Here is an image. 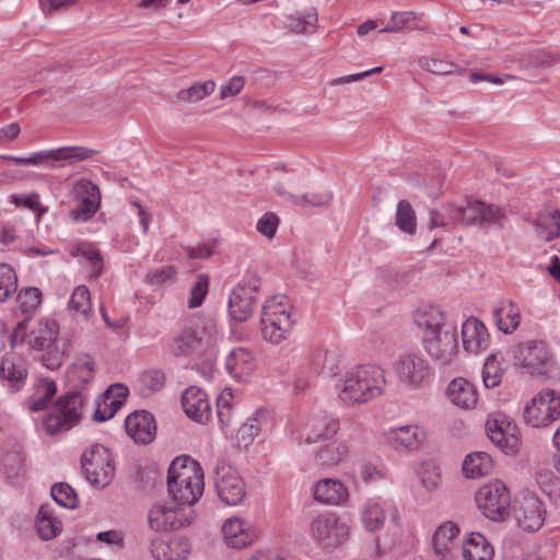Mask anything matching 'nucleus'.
<instances>
[{
  "mask_svg": "<svg viewBox=\"0 0 560 560\" xmlns=\"http://www.w3.org/2000/svg\"><path fill=\"white\" fill-rule=\"evenodd\" d=\"M127 434L138 444H149L156 435L155 419L147 410H137L125 420Z\"/></svg>",
  "mask_w": 560,
  "mask_h": 560,
  "instance_id": "22",
  "label": "nucleus"
},
{
  "mask_svg": "<svg viewBox=\"0 0 560 560\" xmlns=\"http://www.w3.org/2000/svg\"><path fill=\"white\" fill-rule=\"evenodd\" d=\"M260 287V278L252 273L244 277L232 290L228 306L230 316L234 320L242 323L252 316L256 304V293Z\"/></svg>",
  "mask_w": 560,
  "mask_h": 560,
  "instance_id": "13",
  "label": "nucleus"
},
{
  "mask_svg": "<svg viewBox=\"0 0 560 560\" xmlns=\"http://www.w3.org/2000/svg\"><path fill=\"white\" fill-rule=\"evenodd\" d=\"M50 494L56 503L62 508L75 509L79 504V499L74 489L66 482L54 485L51 487Z\"/></svg>",
  "mask_w": 560,
  "mask_h": 560,
  "instance_id": "47",
  "label": "nucleus"
},
{
  "mask_svg": "<svg viewBox=\"0 0 560 560\" xmlns=\"http://www.w3.org/2000/svg\"><path fill=\"white\" fill-rule=\"evenodd\" d=\"M57 393V385L52 380L42 378L34 386V393L28 397L26 404L32 412L45 410L50 399Z\"/></svg>",
  "mask_w": 560,
  "mask_h": 560,
  "instance_id": "37",
  "label": "nucleus"
},
{
  "mask_svg": "<svg viewBox=\"0 0 560 560\" xmlns=\"http://www.w3.org/2000/svg\"><path fill=\"white\" fill-rule=\"evenodd\" d=\"M122 406V400L105 398L104 394L96 400V409L92 416L96 422H104L115 416Z\"/></svg>",
  "mask_w": 560,
  "mask_h": 560,
  "instance_id": "49",
  "label": "nucleus"
},
{
  "mask_svg": "<svg viewBox=\"0 0 560 560\" xmlns=\"http://www.w3.org/2000/svg\"><path fill=\"white\" fill-rule=\"evenodd\" d=\"M417 14L411 11L394 12L386 26L381 30V33H397L407 26L411 21L417 20Z\"/></svg>",
  "mask_w": 560,
  "mask_h": 560,
  "instance_id": "55",
  "label": "nucleus"
},
{
  "mask_svg": "<svg viewBox=\"0 0 560 560\" xmlns=\"http://www.w3.org/2000/svg\"><path fill=\"white\" fill-rule=\"evenodd\" d=\"M310 533L319 547L332 549L347 540L350 528L336 514L325 513L313 520Z\"/></svg>",
  "mask_w": 560,
  "mask_h": 560,
  "instance_id": "14",
  "label": "nucleus"
},
{
  "mask_svg": "<svg viewBox=\"0 0 560 560\" xmlns=\"http://www.w3.org/2000/svg\"><path fill=\"white\" fill-rule=\"evenodd\" d=\"M69 310L81 314L84 318L89 317L92 311V304L90 291L85 285H79L74 289L69 301Z\"/></svg>",
  "mask_w": 560,
  "mask_h": 560,
  "instance_id": "46",
  "label": "nucleus"
},
{
  "mask_svg": "<svg viewBox=\"0 0 560 560\" xmlns=\"http://www.w3.org/2000/svg\"><path fill=\"white\" fill-rule=\"evenodd\" d=\"M140 382L150 393H155L164 386L165 375L160 370L147 371L141 374Z\"/></svg>",
  "mask_w": 560,
  "mask_h": 560,
  "instance_id": "58",
  "label": "nucleus"
},
{
  "mask_svg": "<svg viewBox=\"0 0 560 560\" xmlns=\"http://www.w3.org/2000/svg\"><path fill=\"white\" fill-rule=\"evenodd\" d=\"M203 471L198 462L176 457L170 465L167 490L178 505L191 506L203 493Z\"/></svg>",
  "mask_w": 560,
  "mask_h": 560,
  "instance_id": "2",
  "label": "nucleus"
},
{
  "mask_svg": "<svg viewBox=\"0 0 560 560\" xmlns=\"http://www.w3.org/2000/svg\"><path fill=\"white\" fill-rule=\"evenodd\" d=\"M95 153V150L85 147H62L54 150L35 152L28 158L10 155L4 159L12 161L18 166L47 165L49 167H56L57 162L60 163L59 166L70 165L75 162L85 161Z\"/></svg>",
  "mask_w": 560,
  "mask_h": 560,
  "instance_id": "10",
  "label": "nucleus"
},
{
  "mask_svg": "<svg viewBox=\"0 0 560 560\" xmlns=\"http://www.w3.org/2000/svg\"><path fill=\"white\" fill-rule=\"evenodd\" d=\"M278 225V215L273 212H267L257 221L256 228L260 234H262L267 238H272L276 234Z\"/></svg>",
  "mask_w": 560,
  "mask_h": 560,
  "instance_id": "59",
  "label": "nucleus"
},
{
  "mask_svg": "<svg viewBox=\"0 0 560 560\" xmlns=\"http://www.w3.org/2000/svg\"><path fill=\"white\" fill-rule=\"evenodd\" d=\"M415 324L423 329V345L429 355L445 365L457 352L456 328L445 320L438 307H428L415 314Z\"/></svg>",
  "mask_w": 560,
  "mask_h": 560,
  "instance_id": "1",
  "label": "nucleus"
},
{
  "mask_svg": "<svg viewBox=\"0 0 560 560\" xmlns=\"http://www.w3.org/2000/svg\"><path fill=\"white\" fill-rule=\"evenodd\" d=\"M546 509L542 502L534 494H525L515 510V520L518 527L526 532H537L544 525Z\"/></svg>",
  "mask_w": 560,
  "mask_h": 560,
  "instance_id": "21",
  "label": "nucleus"
},
{
  "mask_svg": "<svg viewBox=\"0 0 560 560\" xmlns=\"http://www.w3.org/2000/svg\"><path fill=\"white\" fill-rule=\"evenodd\" d=\"M85 479L97 489L107 487L115 476V465L108 448L95 444L81 456Z\"/></svg>",
  "mask_w": 560,
  "mask_h": 560,
  "instance_id": "8",
  "label": "nucleus"
},
{
  "mask_svg": "<svg viewBox=\"0 0 560 560\" xmlns=\"http://www.w3.org/2000/svg\"><path fill=\"white\" fill-rule=\"evenodd\" d=\"M18 290V276L8 264H0V302H4Z\"/></svg>",
  "mask_w": 560,
  "mask_h": 560,
  "instance_id": "48",
  "label": "nucleus"
},
{
  "mask_svg": "<svg viewBox=\"0 0 560 560\" xmlns=\"http://www.w3.org/2000/svg\"><path fill=\"white\" fill-rule=\"evenodd\" d=\"M492 468V458L485 452H476L467 455L462 467L464 475L472 479L489 475Z\"/></svg>",
  "mask_w": 560,
  "mask_h": 560,
  "instance_id": "38",
  "label": "nucleus"
},
{
  "mask_svg": "<svg viewBox=\"0 0 560 560\" xmlns=\"http://www.w3.org/2000/svg\"><path fill=\"white\" fill-rule=\"evenodd\" d=\"M453 207V203H447L442 207V210H430V219L428 228L434 230L438 228L450 230L452 226L457 225L454 220L448 217V210Z\"/></svg>",
  "mask_w": 560,
  "mask_h": 560,
  "instance_id": "53",
  "label": "nucleus"
},
{
  "mask_svg": "<svg viewBox=\"0 0 560 560\" xmlns=\"http://www.w3.org/2000/svg\"><path fill=\"white\" fill-rule=\"evenodd\" d=\"M215 89V83L212 80L205 82H196L188 89L180 90L176 94L178 102L194 103L198 102L206 96L210 95Z\"/></svg>",
  "mask_w": 560,
  "mask_h": 560,
  "instance_id": "43",
  "label": "nucleus"
},
{
  "mask_svg": "<svg viewBox=\"0 0 560 560\" xmlns=\"http://www.w3.org/2000/svg\"><path fill=\"white\" fill-rule=\"evenodd\" d=\"M419 65L427 71L440 75L452 73L453 69L456 67L453 62L425 57L419 60Z\"/></svg>",
  "mask_w": 560,
  "mask_h": 560,
  "instance_id": "57",
  "label": "nucleus"
},
{
  "mask_svg": "<svg viewBox=\"0 0 560 560\" xmlns=\"http://www.w3.org/2000/svg\"><path fill=\"white\" fill-rule=\"evenodd\" d=\"M148 522L151 529L166 533L190 524L188 516L178 508L166 506L164 503L154 504L149 511Z\"/></svg>",
  "mask_w": 560,
  "mask_h": 560,
  "instance_id": "20",
  "label": "nucleus"
},
{
  "mask_svg": "<svg viewBox=\"0 0 560 560\" xmlns=\"http://www.w3.org/2000/svg\"><path fill=\"white\" fill-rule=\"evenodd\" d=\"M59 327L55 320L43 319L32 329L27 343L30 348L45 351L42 357L43 364L49 370L60 368L65 357L72 348V340L68 336L58 337Z\"/></svg>",
  "mask_w": 560,
  "mask_h": 560,
  "instance_id": "4",
  "label": "nucleus"
},
{
  "mask_svg": "<svg viewBox=\"0 0 560 560\" xmlns=\"http://www.w3.org/2000/svg\"><path fill=\"white\" fill-rule=\"evenodd\" d=\"M74 256L81 255L85 258L91 268L93 269L94 276L98 277L103 269V258L101 256L100 250L93 246L92 244L84 243L77 247L74 252H72Z\"/></svg>",
  "mask_w": 560,
  "mask_h": 560,
  "instance_id": "50",
  "label": "nucleus"
},
{
  "mask_svg": "<svg viewBox=\"0 0 560 560\" xmlns=\"http://www.w3.org/2000/svg\"><path fill=\"white\" fill-rule=\"evenodd\" d=\"M260 431V425L258 422L257 417L250 418L247 422H245L241 428L237 430V443L238 445H243L244 447H247L255 439V436L258 435Z\"/></svg>",
  "mask_w": 560,
  "mask_h": 560,
  "instance_id": "54",
  "label": "nucleus"
},
{
  "mask_svg": "<svg viewBox=\"0 0 560 560\" xmlns=\"http://www.w3.org/2000/svg\"><path fill=\"white\" fill-rule=\"evenodd\" d=\"M493 319L499 330L504 334H511L520 325V310L510 301L503 306L493 310Z\"/></svg>",
  "mask_w": 560,
  "mask_h": 560,
  "instance_id": "39",
  "label": "nucleus"
},
{
  "mask_svg": "<svg viewBox=\"0 0 560 560\" xmlns=\"http://www.w3.org/2000/svg\"><path fill=\"white\" fill-rule=\"evenodd\" d=\"M487 435L504 454H515L520 448L516 425L505 415L497 413L486 422Z\"/></svg>",
  "mask_w": 560,
  "mask_h": 560,
  "instance_id": "16",
  "label": "nucleus"
},
{
  "mask_svg": "<svg viewBox=\"0 0 560 560\" xmlns=\"http://www.w3.org/2000/svg\"><path fill=\"white\" fill-rule=\"evenodd\" d=\"M447 394L452 402L460 408L469 409L477 404L475 386L465 378H455L447 387Z\"/></svg>",
  "mask_w": 560,
  "mask_h": 560,
  "instance_id": "31",
  "label": "nucleus"
},
{
  "mask_svg": "<svg viewBox=\"0 0 560 560\" xmlns=\"http://www.w3.org/2000/svg\"><path fill=\"white\" fill-rule=\"evenodd\" d=\"M418 427L405 425L392 429L386 433L387 442L397 451H415L421 443Z\"/></svg>",
  "mask_w": 560,
  "mask_h": 560,
  "instance_id": "29",
  "label": "nucleus"
},
{
  "mask_svg": "<svg viewBox=\"0 0 560 560\" xmlns=\"http://www.w3.org/2000/svg\"><path fill=\"white\" fill-rule=\"evenodd\" d=\"M182 405L185 413L196 422L206 423L210 419V402L201 388L188 387L182 395Z\"/></svg>",
  "mask_w": 560,
  "mask_h": 560,
  "instance_id": "23",
  "label": "nucleus"
},
{
  "mask_svg": "<svg viewBox=\"0 0 560 560\" xmlns=\"http://www.w3.org/2000/svg\"><path fill=\"white\" fill-rule=\"evenodd\" d=\"M285 299L283 294H276L266 300L261 308L262 337L271 343H280L284 340L294 324L284 305Z\"/></svg>",
  "mask_w": 560,
  "mask_h": 560,
  "instance_id": "7",
  "label": "nucleus"
},
{
  "mask_svg": "<svg viewBox=\"0 0 560 560\" xmlns=\"http://www.w3.org/2000/svg\"><path fill=\"white\" fill-rule=\"evenodd\" d=\"M245 80L241 75H236L231 78L226 83H224L220 89V97L226 98L229 96L237 95L242 89L244 88Z\"/></svg>",
  "mask_w": 560,
  "mask_h": 560,
  "instance_id": "60",
  "label": "nucleus"
},
{
  "mask_svg": "<svg viewBox=\"0 0 560 560\" xmlns=\"http://www.w3.org/2000/svg\"><path fill=\"white\" fill-rule=\"evenodd\" d=\"M83 404L84 398L80 392H69L58 397L43 420L46 433L55 436L79 424Z\"/></svg>",
  "mask_w": 560,
  "mask_h": 560,
  "instance_id": "5",
  "label": "nucleus"
},
{
  "mask_svg": "<svg viewBox=\"0 0 560 560\" xmlns=\"http://www.w3.org/2000/svg\"><path fill=\"white\" fill-rule=\"evenodd\" d=\"M273 190L277 195L284 197L285 200L299 207H323L326 206L332 197L329 191L306 192L302 196H296L288 192L283 183H277L273 186Z\"/></svg>",
  "mask_w": 560,
  "mask_h": 560,
  "instance_id": "33",
  "label": "nucleus"
},
{
  "mask_svg": "<svg viewBox=\"0 0 560 560\" xmlns=\"http://www.w3.org/2000/svg\"><path fill=\"white\" fill-rule=\"evenodd\" d=\"M476 503L481 513L489 520L502 522L510 515L511 494L501 480H492L479 488Z\"/></svg>",
  "mask_w": 560,
  "mask_h": 560,
  "instance_id": "9",
  "label": "nucleus"
},
{
  "mask_svg": "<svg viewBox=\"0 0 560 560\" xmlns=\"http://www.w3.org/2000/svg\"><path fill=\"white\" fill-rule=\"evenodd\" d=\"M458 534L459 528L452 521L444 522L436 528L433 535V548L443 560L452 558V545Z\"/></svg>",
  "mask_w": 560,
  "mask_h": 560,
  "instance_id": "30",
  "label": "nucleus"
},
{
  "mask_svg": "<svg viewBox=\"0 0 560 560\" xmlns=\"http://www.w3.org/2000/svg\"><path fill=\"white\" fill-rule=\"evenodd\" d=\"M222 533L228 547L242 549L249 546L256 535L250 532L248 524L238 517H231L223 523Z\"/></svg>",
  "mask_w": 560,
  "mask_h": 560,
  "instance_id": "24",
  "label": "nucleus"
},
{
  "mask_svg": "<svg viewBox=\"0 0 560 560\" xmlns=\"http://www.w3.org/2000/svg\"><path fill=\"white\" fill-rule=\"evenodd\" d=\"M218 331L213 322H207L201 330L194 328L184 329L173 339L171 352L175 357H188L192 354H213L218 346Z\"/></svg>",
  "mask_w": 560,
  "mask_h": 560,
  "instance_id": "6",
  "label": "nucleus"
},
{
  "mask_svg": "<svg viewBox=\"0 0 560 560\" xmlns=\"http://www.w3.org/2000/svg\"><path fill=\"white\" fill-rule=\"evenodd\" d=\"M502 370L494 357L488 358L482 369V381L487 388H493L501 383Z\"/></svg>",
  "mask_w": 560,
  "mask_h": 560,
  "instance_id": "52",
  "label": "nucleus"
},
{
  "mask_svg": "<svg viewBox=\"0 0 560 560\" xmlns=\"http://www.w3.org/2000/svg\"><path fill=\"white\" fill-rule=\"evenodd\" d=\"M253 366V354L245 348L233 349L225 359V370L234 378L241 380Z\"/></svg>",
  "mask_w": 560,
  "mask_h": 560,
  "instance_id": "35",
  "label": "nucleus"
},
{
  "mask_svg": "<svg viewBox=\"0 0 560 560\" xmlns=\"http://www.w3.org/2000/svg\"><path fill=\"white\" fill-rule=\"evenodd\" d=\"M382 70H383V67H376V68L366 70V71H363V72H360V73L340 77V78L335 79L331 82V84L338 85V84H346V83L357 82V81H359L361 79H364V78H366V77H369L371 74L380 73V72H382Z\"/></svg>",
  "mask_w": 560,
  "mask_h": 560,
  "instance_id": "62",
  "label": "nucleus"
},
{
  "mask_svg": "<svg viewBox=\"0 0 560 560\" xmlns=\"http://www.w3.org/2000/svg\"><path fill=\"white\" fill-rule=\"evenodd\" d=\"M42 301V292L34 287L26 288L19 292L16 302L23 313L34 311Z\"/></svg>",
  "mask_w": 560,
  "mask_h": 560,
  "instance_id": "51",
  "label": "nucleus"
},
{
  "mask_svg": "<svg viewBox=\"0 0 560 560\" xmlns=\"http://www.w3.org/2000/svg\"><path fill=\"white\" fill-rule=\"evenodd\" d=\"M539 238L549 242L560 235V211L544 210L537 213L533 222Z\"/></svg>",
  "mask_w": 560,
  "mask_h": 560,
  "instance_id": "32",
  "label": "nucleus"
},
{
  "mask_svg": "<svg viewBox=\"0 0 560 560\" xmlns=\"http://www.w3.org/2000/svg\"><path fill=\"white\" fill-rule=\"evenodd\" d=\"M174 273V267L167 266L160 269H156L147 275V280L151 284H161L168 280Z\"/></svg>",
  "mask_w": 560,
  "mask_h": 560,
  "instance_id": "61",
  "label": "nucleus"
},
{
  "mask_svg": "<svg viewBox=\"0 0 560 560\" xmlns=\"http://www.w3.org/2000/svg\"><path fill=\"white\" fill-rule=\"evenodd\" d=\"M317 19L318 14L316 10L311 9L302 15L290 16L288 27L290 28L291 32L296 34H310L314 32Z\"/></svg>",
  "mask_w": 560,
  "mask_h": 560,
  "instance_id": "45",
  "label": "nucleus"
},
{
  "mask_svg": "<svg viewBox=\"0 0 560 560\" xmlns=\"http://www.w3.org/2000/svg\"><path fill=\"white\" fill-rule=\"evenodd\" d=\"M214 483L220 500L228 505H236L245 497L244 480L231 467H217Z\"/></svg>",
  "mask_w": 560,
  "mask_h": 560,
  "instance_id": "19",
  "label": "nucleus"
},
{
  "mask_svg": "<svg viewBox=\"0 0 560 560\" xmlns=\"http://www.w3.org/2000/svg\"><path fill=\"white\" fill-rule=\"evenodd\" d=\"M514 359L532 374H545L546 366L551 361V353L544 341L532 340L516 347Z\"/></svg>",
  "mask_w": 560,
  "mask_h": 560,
  "instance_id": "18",
  "label": "nucleus"
},
{
  "mask_svg": "<svg viewBox=\"0 0 560 560\" xmlns=\"http://www.w3.org/2000/svg\"><path fill=\"white\" fill-rule=\"evenodd\" d=\"M78 377L84 384L89 383L94 377V363L91 359L75 365Z\"/></svg>",
  "mask_w": 560,
  "mask_h": 560,
  "instance_id": "63",
  "label": "nucleus"
},
{
  "mask_svg": "<svg viewBox=\"0 0 560 560\" xmlns=\"http://www.w3.org/2000/svg\"><path fill=\"white\" fill-rule=\"evenodd\" d=\"M190 545L185 538H175L170 541L153 539L150 551L156 560H185L189 553Z\"/></svg>",
  "mask_w": 560,
  "mask_h": 560,
  "instance_id": "25",
  "label": "nucleus"
},
{
  "mask_svg": "<svg viewBox=\"0 0 560 560\" xmlns=\"http://www.w3.org/2000/svg\"><path fill=\"white\" fill-rule=\"evenodd\" d=\"M36 529L43 540H49L61 532V522L52 516L48 506L43 505L38 511Z\"/></svg>",
  "mask_w": 560,
  "mask_h": 560,
  "instance_id": "40",
  "label": "nucleus"
},
{
  "mask_svg": "<svg viewBox=\"0 0 560 560\" xmlns=\"http://www.w3.org/2000/svg\"><path fill=\"white\" fill-rule=\"evenodd\" d=\"M385 512L380 503L369 501L362 511V523L369 532H375L383 527Z\"/></svg>",
  "mask_w": 560,
  "mask_h": 560,
  "instance_id": "44",
  "label": "nucleus"
},
{
  "mask_svg": "<svg viewBox=\"0 0 560 560\" xmlns=\"http://www.w3.org/2000/svg\"><path fill=\"white\" fill-rule=\"evenodd\" d=\"M314 499L320 503L340 504L348 499V489L338 479L325 478L313 486Z\"/></svg>",
  "mask_w": 560,
  "mask_h": 560,
  "instance_id": "27",
  "label": "nucleus"
},
{
  "mask_svg": "<svg viewBox=\"0 0 560 560\" xmlns=\"http://www.w3.org/2000/svg\"><path fill=\"white\" fill-rule=\"evenodd\" d=\"M396 373L401 383L419 388L429 381L431 369L421 354L408 352L397 361Z\"/></svg>",
  "mask_w": 560,
  "mask_h": 560,
  "instance_id": "17",
  "label": "nucleus"
},
{
  "mask_svg": "<svg viewBox=\"0 0 560 560\" xmlns=\"http://www.w3.org/2000/svg\"><path fill=\"white\" fill-rule=\"evenodd\" d=\"M447 214L457 225L465 226L485 222L500 224L505 219L504 212L499 207L486 205L479 200H467L464 205L453 203Z\"/></svg>",
  "mask_w": 560,
  "mask_h": 560,
  "instance_id": "12",
  "label": "nucleus"
},
{
  "mask_svg": "<svg viewBox=\"0 0 560 560\" xmlns=\"http://www.w3.org/2000/svg\"><path fill=\"white\" fill-rule=\"evenodd\" d=\"M27 323L28 320L27 319H24L22 322H20L16 327L13 329L12 334H11V346L14 348L16 346H20L22 345L26 337L28 338V335H27Z\"/></svg>",
  "mask_w": 560,
  "mask_h": 560,
  "instance_id": "64",
  "label": "nucleus"
},
{
  "mask_svg": "<svg viewBox=\"0 0 560 560\" xmlns=\"http://www.w3.org/2000/svg\"><path fill=\"white\" fill-rule=\"evenodd\" d=\"M71 194L77 201V207L70 211L74 221H88L100 208L101 192L98 187L89 179H79L73 186Z\"/></svg>",
  "mask_w": 560,
  "mask_h": 560,
  "instance_id": "15",
  "label": "nucleus"
},
{
  "mask_svg": "<svg viewBox=\"0 0 560 560\" xmlns=\"http://www.w3.org/2000/svg\"><path fill=\"white\" fill-rule=\"evenodd\" d=\"M395 223L406 234L412 235L416 233V213L409 201L400 200L398 202Z\"/></svg>",
  "mask_w": 560,
  "mask_h": 560,
  "instance_id": "42",
  "label": "nucleus"
},
{
  "mask_svg": "<svg viewBox=\"0 0 560 560\" xmlns=\"http://www.w3.org/2000/svg\"><path fill=\"white\" fill-rule=\"evenodd\" d=\"M348 454V447L343 443H330L320 448L316 454V462L326 468L337 466Z\"/></svg>",
  "mask_w": 560,
  "mask_h": 560,
  "instance_id": "41",
  "label": "nucleus"
},
{
  "mask_svg": "<svg viewBox=\"0 0 560 560\" xmlns=\"http://www.w3.org/2000/svg\"><path fill=\"white\" fill-rule=\"evenodd\" d=\"M560 417V393L553 389L541 390L528 401L523 418L533 428H545Z\"/></svg>",
  "mask_w": 560,
  "mask_h": 560,
  "instance_id": "11",
  "label": "nucleus"
},
{
  "mask_svg": "<svg viewBox=\"0 0 560 560\" xmlns=\"http://www.w3.org/2000/svg\"><path fill=\"white\" fill-rule=\"evenodd\" d=\"M493 548L480 533H471L463 544L465 560H492Z\"/></svg>",
  "mask_w": 560,
  "mask_h": 560,
  "instance_id": "34",
  "label": "nucleus"
},
{
  "mask_svg": "<svg viewBox=\"0 0 560 560\" xmlns=\"http://www.w3.org/2000/svg\"><path fill=\"white\" fill-rule=\"evenodd\" d=\"M209 278L205 275L198 276L196 283L190 290V298L188 301V307L195 308L202 304L206 294L208 292Z\"/></svg>",
  "mask_w": 560,
  "mask_h": 560,
  "instance_id": "56",
  "label": "nucleus"
},
{
  "mask_svg": "<svg viewBox=\"0 0 560 560\" xmlns=\"http://www.w3.org/2000/svg\"><path fill=\"white\" fill-rule=\"evenodd\" d=\"M385 384L384 371L381 368L360 365L345 375L338 396L348 406L364 404L381 396Z\"/></svg>",
  "mask_w": 560,
  "mask_h": 560,
  "instance_id": "3",
  "label": "nucleus"
},
{
  "mask_svg": "<svg viewBox=\"0 0 560 560\" xmlns=\"http://www.w3.org/2000/svg\"><path fill=\"white\" fill-rule=\"evenodd\" d=\"M27 371L24 360L15 353H8L0 364V377L9 383L12 392H18L24 385Z\"/></svg>",
  "mask_w": 560,
  "mask_h": 560,
  "instance_id": "26",
  "label": "nucleus"
},
{
  "mask_svg": "<svg viewBox=\"0 0 560 560\" xmlns=\"http://www.w3.org/2000/svg\"><path fill=\"white\" fill-rule=\"evenodd\" d=\"M463 345L468 351L485 350L489 345V334L485 324L475 317L466 319L462 326Z\"/></svg>",
  "mask_w": 560,
  "mask_h": 560,
  "instance_id": "28",
  "label": "nucleus"
},
{
  "mask_svg": "<svg viewBox=\"0 0 560 560\" xmlns=\"http://www.w3.org/2000/svg\"><path fill=\"white\" fill-rule=\"evenodd\" d=\"M339 430V420L328 415L317 416L312 424L311 432L304 439L305 444L316 443L334 436Z\"/></svg>",
  "mask_w": 560,
  "mask_h": 560,
  "instance_id": "36",
  "label": "nucleus"
}]
</instances>
